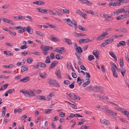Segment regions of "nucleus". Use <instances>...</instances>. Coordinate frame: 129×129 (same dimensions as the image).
Masks as SVG:
<instances>
[{"mask_svg": "<svg viewBox=\"0 0 129 129\" xmlns=\"http://www.w3.org/2000/svg\"><path fill=\"white\" fill-rule=\"evenodd\" d=\"M47 80L49 82V84L50 85H54L56 87L58 86L59 87H60V86L58 85V83L55 80H53L49 78H48Z\"/></svg>", "mask_w": 129, "mask_h": 129, "instance_id": "1", "label": "nucleus"}, {"mask_svg": "<svg viewBox=\"0 0 129 129\" xmlns=\"http://www.w3.org/2000/svg\"><path fill=\"white\" fill-rule=\"evenodd\" d=\"M108 33L107 32H104L98 37L96 39L97 41L101 40L103 39L106 35H108Z\"/></svg>", "mask_w": 129, "mask_h": 129, "instance_id": "2", "label": "nucleus"}, {"mask_svg": "<svg viewBox=\"0 0 129 129\" xmlns=\"http://www.w3.org/2000/svg\"><path fill=\"white\" fill-rule=\"evenodd\" d=\"M58 64V61H52L49 68V69L51 70L54 68Z\"/></svg>", "mask_w": 129, "mask_h": 129, "instance_id": "3", "label": "nucleus"}, {"mask_svg": "<svg viewBox=\"0 0 129 129\" xmlns=\"http://www.w3.org/2000/svg\"><path fill=\"white\" fill-rule=\"evenodd\" d=\"M27 96L28 97H31L34 96L35 95V93L34 92L31 90L29 91H27Z\"/></svg>", "mask_w": 129, "mask_h": 129, "instance_id": "4", "label": "nucleus"}, {"mask_svg": "<svg viewBox=\"0 0 129 129\" xmlns=\"http://www.w3.org/2000/svg\"><path fill=\"white\" fill-rule=\"evenodd\" d=\"M124 9L123 8H120L116 11L115 12H113L114 14H116V15H117L122 12H124Z\"/></svg>", "mask_w": 129, "mask_h": 129, "instance_id": "5", "label": "nucleus"}, {"mask_svg": "<svg viewBox=\"0 0 129 129\" xmlns=\"http://www.w3.org/2000/svg\"><path fill=\"white\" fill-rule=\"evenodd\" d=\"M2 20L4 22L9 23L11 24L14 25H15V23L12 22V21L10 20L7 18H3L2 19Z\"/></svg>", "mask_w": 129, "mask_h": 129, "instance_id": "6", "label": "nucleus"}, {"mask_svg": "<svg viewBox=\"0 0 129 129\" xmlns=\"http://www.w3.org/2000/svg\"><path fill=\"white\" fill-rule=\"evenodd\" d=\"M75 49L77 53H80L82 52V49L80 47L77 46L75 48Z\"/></svg>", "mask_w": 129, "mask_h": 129, "instance_id": "7", "label": "nucleus"}, {"mask_svg": "<svg viewBox=\"0 0 129 129\" xmlns=\"http://www.w3.org/2000/svg\"><path fill=\"white\" fill-rule=\"evenodd\" d=\"M33 3L34 4H36L37 5H41L45 4L42 1H36L35 2H33Z\"/></svg>", "mask_w": 129, "mask_h": 129, "instance_id": "8", "label": "nucleus"}, {"mask_svg": "<svg viewBox=\"0 0 129 129\" xmlns=\"http://www.w3.org/2000/svg\"><path fill=\"white\" fill-rule=\"evenodd\" d=\"M110 55L113 58H114L116 61H117V57L115 55L113 52L112 51H110L109 52Z\"/></svg>", "mask_w": 129, "mask_h": 129, "instance_id": "9", "label": "nucleus"}, {"mask_svg": "<svg viewBox=\"0 0 129 129\" xmlns=\"http://www.w3.org/2000/svg\"><path fill=\"white\" fill-rule=\"evenodd\" d=\"M26 31L30 34H32L33 31V29L31 28H30L29 26H28L26 28Z\"/></svg>", "mask_w": 129, "mask_h": 129, "instance_id": "10", "label": "nucleus"}, {"mask_svg": "<svg viewBox=\"0 0 129 129\" xmlns=\"http://www.w3.org/2000/svg\"><path fill=\"white\" fill-rule=\"evenodd\" d=\"M100 121L102 123L106 124V125H108L110 123L109 121L107 120H101Z\"/></svg>", "mask_w": 129, "mask_h": 129, "instance_id": "11", "label": "nucleus"}, {"mask_svg": "<svg viewBox=\"0 0 129 129\" xmlns=\"http://www.w3.org/2000/svg\"><path fill=\"white\" fill-rule=\"evenodd\" d=\"M21 72H23L27 71L28 69V68L27 66H21Z\"/></svg>", "mask_w": 129, "mask_h": 129, "instance_id": "12", "label": "nucleus"}, {"mask_svg": "<svg viewBox=\"0 0 129 129\" xmlns=\"http://www.w3.org/2000/svg\"><path fill=\"white\" fill-rule=\"evenodd\" d=\"M29 80V77L27 76L24 77L23 78L21 79L20 82L23 81L25 82L28 81Z\"/></svg>", "mask_w": 129, "mask_h": 129, "instance_id": "13", "label": "nucleus"}, {"mask_svg": "<svg viewBox=\"0 0 129 129\" xmlns=\"http://www.w3.org/2000/svg\"><path fill=\"white\" fill-rule=\"evenodd\" d=\"M39 74L40 77L43 78L44 79L46 77V74L45 72H44L43 73L39 72Z\"/></svg>", "mask_w": 129, "mask_h": 129, "instance_id": "14", "label": "nucleus"}, {"mask_svg": "<svg viewBox=\"0 0 129 129\" xmlns=\"http://www.w3.org/2000/svg\"><path fill=\"white\" fill-rule=\"evenodd\" d=\"M14 66L13 64H9L8 65H4L3 66V68H8V69H11L13 68Z\"/></svg>", "mask_w": 129, "mask_h": 129, "instance_id": "15", "label": "nucleus"}, {"mask_svg": "<svg viewBox=\"0 0 129 129\" xmlns=\"http://www.w3.org/2000/svg\"><path fill=\"white\" fill-rule=\"evenodd\" d=\"M50 40L54 42L60 41V40L59 39L56 38L52 37L51 39H49Z\"/></svg>", "mask_w": 129, "mask_h": 129, "instance_id": "16", "label": "nucleus"}, {"mask_svg": "<svg viewBox=\"0 0 129 129\" xmlns=\"http://www.w3.org/2000/svg\"><path fill=\"white\" fill-rule=\"evenodd\" d=\"M4 53L8 56H12L13 54L9 51H4Z\"/></svg>", "mask_w": 129, "mask_h": 129, "instance_id": "17", "label": "nucleus"}, {"mask_svg": "<svg viewBox=\"0 0 129 129\" xmlns=\"http://www.w3.org/2000/svg\"><path fill=\"white\" fill-rule=\"evenodd\" d=\"M119 44H118L117 45V46L118 47H119L120 45L123 46H125L126 44V42L124 41H121L119 42Z\"/></svg>", "mask_w": 129, "mask_h": 129, "instance_id": "18", "label": "nucleus"}, {"mask_svg": "<svg viewBox=\"0 0 129 129\" xmlns=\"http://www.w3.org/2000/svg\"><path fill=\"white\" fill-rule=\"evenodd\" d=\"M35 33L37 35L41 37L43 36L44 35V34L41 31H36Z\"/></svg>", "mask_w": 129, "mask_h": 129, "instance_id": "19", "label": "nucleus"}, {"mask_svg": "<svg viewBox=\"0 0 129 129\" xmlns=\"http://www.w3.org/2000/svg\"><path fill=\"white\" fill-rule=\"evenodd\" d=\"M102 87L97 85H95L94 87V89H96L97 91L98 92L101 90L102 89Z\"/></svg>", "mask_w": 129, "mask_h": 129, "instance_id": "20", "label": "nucleus"}, {"mask_svg": "<svg viewBox=\"0 0 129 129\" xmlns=\"http://www.w3.org/2000/svg\"><path fill=\"white\" fill-rule=\"evenodd\" d=\"M9 85L8 84L3 85L1 87L0 89V91L3 90L7 87Z\"/></svg>", "mask_w": 129, "mask_h": 129, "instance_id": "21", "label": "nucleus"}, {"mask_svg": "<svg viewBox=\"0 0 129 129\" xmlns=\"http://www.w3.org/2000/svg\"><path fill=\"white\" fill-rule=\"evenodd\" d=\"M110 64L112 67V69H113V70L114 71L116 69H115V68L116 69L117 67L115 64L112 62H110Z\"/></svg>", "mask_w": 129, "mask_h": 129, "instance_id": "22", "label": "nucleus"}, {"mask_svg": "<svg viewBox=\"0 0 129 129\" xmlns=\"http://www.w3.org/2000/svg\"><path fill=\"white\" fill-rule=\"evenodd\" d=\"M25 16H16L15 17V19H21V20H23L25 19Z\"/></svg>", "mask_w": 129, "mask_h": 129, "instance_id": "23", "label": "nucleus"}, {"mask_svg": "<svg viewBox=\"0 0 129 129\" xmlns=\"http://www.w3.org/2000/svg\"><path fill=\"white\" fill-rule=\"evenodd\" d=\"M38 98V99L40 100H46L47 101H49L50 99L49 98H48L46 100L45 99V97L44 96H39L38 97H37Z\"/></svg>", "mask_w": 129, "mask_h": 129, "instance_id": "24", "label": "nucleus"}, {"mask_svg": "<svg viewBox=\"0 0 129 129\" xmlns=\"http://www.w3.org/2000/svg\"><path fill=\"white\" fill-rule=\"evenodd\" d=\"M38 63L39 65V67L41 68H45L46 67V65L44 63L41 62Z\"/></svg>", "mask_w": 129, "mask_h": 129, "instance_id": "25", "label": "nucleus"}, {"mask_svg": "<svg viewBox=\"0 0 129 129\" xmlns=\"http://www.w3.org/2000/svg\"><path fill=\"white\" fill-rule=\"evenodd\" d=\"M64 40L68 45H71L72 44V43L70 39L67 38H65L64 39Z\"/></svg>", "mask_w": 129, "mask_h": 129, "instance_id": "26", "label": "nucleus"}, {"mask_svg": "<svg viewBox=\"0 0 129 129\" xmlns=\"http://www.w3.org/2000/svg\"><path fill=\"white\" fill-rule=\"evenodd\" d=\"M90 83V81L89 80H88L83 84L82 85V86L84 87H85L86 86L89 84Z\"/></svg>", "mask_w": 129, "mask_h": 129, "instance_id": "27", "label": "nucleus"}, {"mask_svg": "<svg viewBox=\"0 0 129 129\" xmlns=\"http://www.w3.org/2000/svg\"><path fill=\"white\" fill-rule=\"evenodd\" d=\"M50 59L49 56H47L46 58L45 62L46 63H49L50 62Z\"/></svg>", "mask_w": 129, "mask_h": 129, "instance_id": "28", "label": "nucleus"}, {"mask_svg": "<svg viewBox=\"0 0 129 129\" xmlns=\"http://www.w3.org/2000/svg\"><path fill=\"white\" fill-rule=\"evenodd\" d=\"M27 91L25 89L21 90H20V92L23 93L25 96H27V92L26 91Z\"/></svg>", "mask_w": 129, "mask_h": 129, "instance_id": "29", "label": "nucleus"}, {"mask_svg": "<svg viewBox=\"0 0 129 129\" xmlns=\"http://www.w3.org/2000/svg\"><path fill=\"white\" fill-rule=\"evenodd\" d=\"M72 24H73L74 25L75 29V30H76V27L77 26V23L73 19L72 20Z\"/></svg>", "mask_w": 129, "mask_h": 129, "instance_id": "30", "label": "nucleus"}, {"mask_svg": "<svg viewBox=\"0 0 129 129\" xmlns=\"http://www.w3.org/2000/svg\"><path fill=\"white\" fill-rule=\"evenodd\" d=\"M68 21L67 22V23L68 25L69 26H70L72 27H73L72 25V21H71V19H68Z\"/></svg>", "mask_w": 129, "mask_h": 129, "instance_id": "31", "label": "nucleus"}, {"mask_svg": "<svg viewBox=\"0 0 129 129\" xmlns=\"http://www.w3.org/2000/svg\"><path fill=\"white\" fill-rule=\"evenodd\" d=\"M74 100H80V98L79 96L78 95H76L74 94Z\"/></svg>", "mask_w": 129, "mask_h": 129, "instance_id": "32", "label": "nucleus"}, {"mask_svg": "<svg viewBox=\"0 0 129 129\" xmlns=\"http://www.w3.org/2000/svg\"><path fill=\"white\" fill-rule=\"evenodd\" d=\"M78 27L79 29L82 31H85V30H86L85 27H83L80 25H78Z\"/></svg>", "mask_w": 129, "mask_h": 129, "instance_id": "33", "label": "nucleus"}, {"mask_svg": "<svg viewBox=\"0 0 129 129\" xmlns=\"http://www.w3.org/2000/svg\"><path fill=\"white\" fill-rule=\"evenodd\" d=\"M33 61V60L31 58L29 57L27 59V61L29 63H31Z\"/></svg>", "mask_w": 129, "mask_h": 129, "instance_id": "34", "label": "nucleus"}, {"mask_svg": "<svg viewBox=\"0 0 129 129\" xmlns=\"http://www.w3.org/2000/svg\"><path fill=\"white\" fill-rule=\"evenodd\" d=\"M95 58L92 55H90L88 57V59L89 61H91L93 59H94Z\"/></svg>", "mask_w": 129, "mask_h": 129, "instance_id": "35", "label": "nucleus"}, {"mask_svg": "<svg viewBox=\"0 0 129 129\" xmlns=\"http://www.w3.org/2000/svg\"><path fill=\"white\" fill-rule=\"evenodd\" d=\"M3 108L4 110V111L2 112V115L3 117H4L5 116L6 114V108L5 107H3Z\"/></svg>", "mask_w": 129, "mask_h": 129, "instance_id": "36", "label": "nucleus"}, {"mask_svg": "<svg viewBox=\"0 0 129 129\" xmlns=\"http://www.w3.org/2000/svg\"><path fill=\"white\" fill-rule=\"evenodd\" d=\"M112 70L113 72V76L116 78L117 77V72H116L115 70L114 71L113 69H112Z\"/></svg>", "mask_w": 129, "mask_h": 129, "instance_id": "37", "label": "nucleus"}, {"mask_svg": "<svg viewBox=\"0 0 129 129\" xmlns=\"http://www.w3.org/2000/svg\"><path fill=\"white\" fill-rule=\"evenodd\" d=\"M99 52L98 50H96L93 51L92 52V54L93 55H95L96 54H99Z\"/></svg>", "mask_w": 129, "mask_h": 129, "instance_id": "38", "label": "nucleus"}, {"mask_svg": "<svg viewBox=\"0 0 129 129\" xmlns=\"http://www.w3.org/2000/svg\"><path fill=\"white\" fill-rule=\"evenodd\" d=\"M40 48L43 50L46 51V46L44 45L42 46H41Z\"/></svg>", "mask_w": 129, "mask_h": 129, "instance_id": "39", "label": "nucleus"}, {"mask_svg": "<svg viewBox=\"0 0 129 129\" xmlns=\"http://www.w3.org/2000/svg\"><path fill=\"white\" fill-rule=\"evenodd\" d=\"M48 10L46 9H41V11H40V12L42 13H46V12Z\"/></svg>", "mask_w": 129, "mask_h": 129, "instance_id": "40", "label": "nucleus"}, {"mask_svg": "<svg viewBox=\"0 0 129 129\" xmlns=\"http://www.w3.org/2000/svg\"><path fill=\"white\" fill-rule=\"evenodd\" d=\"M8 91L9 93L11 94L14 92L15 89H9Z\"/></svg>", "mask_w": 129, "mask_h": 129, "instance_id": "41", "label": "nucleus"}, {"mask_svg": "<svg viewBox=\"0 0 129 129\" xmlns=\"http://www.w3.org/2000/svg\"><path fill=\"white\" fill-rule=\"evenodd\" d=\"M55 74L57 76H58L59 77H60L61 75H60V72L59 71H58L55 72Z\"/></svg>", "mask_w": 129, "mask_h": 129, "instance_id": "42", "label": "nucleus"}, {"mask_svg": "<svg viewBox=\"0 0 129 129\" xmlns=\"http://www.w3.org/2000/svg\"><path fill=\"white\" fill-rule=\"evenodd\" d=\"M116 19L117 20H122V19H123V15H122L119 16H118V17H117L116 18Z\"/></svg>", "mask_w": 129, "mask_h": 129, "instance_id": "43", "label": "nucleus"}, {"mask_svg": "<svg viewBox=\"0 0 129 129\" xmlns=\"http://www.w3.org/2000/svg\"><path fill=\"white\" fill-rule=\"evenodd\" d=\"M82 14L80 15L84 19H86V14H85L82 12Z\"/></svg>", "mask_w": 129, "mask_h": 129, "instance_id": "44", "label": "nucleus"}, {"mask_svg": "<svg viewBox=\"0 0 129 129\" xmlns=\"http://www.w3.org/2000/svg\"><path fill=\"white\" fill-rule=\"evenodd\" d=\"M120 66L121 67H122L123 66V60H120Z\"/></svg>", "mask_w": 129, "mask_h": 129, "instance_id": "45", "label": "nucleus"}, {"mask_svg": "<svg viewBox=\"0 0 129 129\" xmlns=\"http://www.w3.org/2000/svg\"><path fill=\"white\" fill-rule=\"evenodd\" d=\"M62 10L63 13L67 14H69L70 13V11L69 10L66 9H64L63 10Z\"/></svg>", "mask_w": 129, "mask_h": 129, "instance_id": "46", "label": "nucleus"}, {"mask_svg": "<svg viewBox=\"0 0 129 129\" xmlns=\"http://www.w3.org/2000/svg\"><path fill=\"white\" fill-rule=\"evenodd\" d=\"M126 71V70L125 69H124L123 70H121V74L123 76H124L125 75V72Z\"/></svg>", "mask_w": 129, "mask_h": 129, "instance_id": "47", "label": "nucleus"}, {"mask_svg": "<svg viewBox=\"0 0 129 129\" xmlns=\"http://www.w3.org/2000/svg\"><path fill=\"white\" fill-rule=\"evenodd\" d=\"M86 2H87L86 5L88 6H91L93 4V3L88 0H87V1Z\"/></svg>", "mask_w": 129, "mask_h": 129, "instance_id": "48", "label": "nucleus"}, {"mask_svg": "<svg viewBox=\"0 0 129 129\" xmlns=\"http://www.w3.org/2000/svg\"><path fill=\"white\" fill-rule=\"evenodd\" d=\"M64 83L68 85L70 84V82L68 80H65L64 81Z\"/></svg>", "mask_w": 129, "mask_h": 129, "instance_id": "49", "label": "nucleus"}, {"mask_svg": "<svg viewBox=\"0 0 129 129\" xmlns=\"http://www.w3.org/2000/svg\"><path fill=\"white\" fill-rule=\"evenodd\" d=\"M33 54H34L35 55L40 56V53L38 52L34 51V52L32 53Z\"/></svg>", "mask_w": 129, "mask_h": 129, "instance_id": "50", "label": "nucleus"}, {"mask_svg": "<svg viewBox=\"0 0 129 129\" xmlns=\"http://www.w3.org/2000/svg\"><path fill=\"white\" fill-rule=\"evenodd\" d=\"M80 69H81L84 71H86V69L85 67L83 65H81L80 66Z\"/></svg>", "mask_w": 129, "mask_h": 129, "instance_id": "51", "label": "nucleus"}, {"mask_svg": "<svg viewBox=\"0 0 129 129\" xmlns=\"http://www.w3.org/2000/svg\"><path fill=\"white\" fill-rule=\"evenodd\" d=\"M89 12V14H90L92 15H94L96 14H97V13H95V12H93L91 10H90Z\"/></svg>", "mask_w": 129, "mask_h": 129, "instance_id": "52", "label": "nucleus"}, {"mask_svg": "<svg viewBox=\"0 0 129 129\" xmlns=\"http://www.w3.org/2000/svg\"><path fill=\"white\" fill-rule=\"evenodd\" d=\"M50 57L51 58L53 59L54 58V53H52L50 54Z\"/></svg>", "mask_w": 129, "mask_h": 129, "instance_id": "53", "label": "nucleus"}, {"mask_svg": "<svg viewBox=\"0 0 129 129\" xmlns=\"http://www.w3.org/2000/svg\"><path fill=\"white\" fill-rule=\"evenodd\" d=\"M52 110V109H48L46 111L45 113L46 114H49L50 113Z\"/></svg>", "mask_w": 129, "mask_h": 129, "instance_id": "54", "label": "nucleus"}, {"mask_svg": "<svg viewBox=\"0 0 129 129\" xmlns=\"http://www.w3.org/2000/svg\"><path fill=\"white\" fill-rule=\"evenodd\" d=\"M72 77L74 78H75L77 77V75L76 74L72 72Z\"/></svg>", "mask_w": 129, "mask_h": 129, "instance_id": "55", "label": "nucleus"}, {"mask_svg": "<svg viewBox=\"0 0 129 129\" xmlns=\"http://www.w3.org/2000/svg\"><path fill=\"white\" fill-rule=\"evenodd\" d=\"M83 79H80V77H78L77 78V82H78L79 81L81 82H83Z\"/></svg>", "mask_w": 129, "mask_h": 129, "instance_id": "56", "label": "nucleus"}, {"mask_svg": "<svg viewBox=\"0 0 129 129\" xmlns=\"http://www.w3.org/2000/svg\"><path fill=\"white\" fill-rule=\"evenodd\" d=\"M27 46L26 45H22L21 46L20 48L23 49L27 48Z\"/></svg>", "mask_w": 129, "mask_h": 129, "instance_id": "57", "label": "nucleus"}, {"mask_svg": "<svg viewBox=\"0 0 129 129\" xmlns=\"http://www.w3.org/2000/svg\"><path fill=\"white\" fill-rule=\"evenodd\" d=\"M121 111L122 112V113L124 114H125V112H127L126 111V110L124 108H121Z\"/></svg>", "mask_w": 129, "mask_h": 129, "instance_id": "58", "label": "nucleus"}, {"mask_svg": "<svg viewBox=\"0 0 129 129\" xmlns=\"http://www.w3.org/2000/svg\"><path fill=\"white\" fill-rule=\"evenodd\" d=\"M86 77L87 78L88 77V78L87 80H88V79H89V78L90 77V75L89 73H87V72H86Z\"/></svg>", "mask_w": 129, "mask_h": 129, "instance_id": "59", "label": "nucleus"}, {"mask_svg": "<svg viewBox=\"0 0 129 129\" xmlns=\"http://www.w3.org/2000/svg\"><path fill=\"white\" fill-rule=\"evenodd\" d=\"M77 11L76 12V13L77 14H79L80 15H81V14H82V13L83 12L81 11H80V10H77Z\"/></svg>", "mask_w": 129, "mask_h": 129, "instance_id": "60", "label": "nucleus"}, {"mask_svg": "<svg viewBox=\"0 0 129 129\" xmlns=\"http://www.w3.org/2000/svg\"><path fill=\"white\" fill-rule=\"evenodd\" d=\"M101 69H102V71L103 72H105V69L104 66L103 65H102Z\"/></svg>", "mask_w": 129, "mask_h": 129, "instance_id": "61", "label": "nucleus"}, {"mask_svg": "<svg viewBox=\"0 0 129 129\" xmlns=\"http://www.w3.org/2000/svg\"><path fill=\"white\" fill-rule=\"evenodd\" d=\"M124 115L126 116L128 118L129 120V113L128 112H125H125Z\"/></svg>", "mask_w": 129, "mask_h": 129, "instance_id": "62", "label": "nucleus"}, {"mask_svg": "<svg viewBox=\"0 0 129 129\" xmlns=\"http://www.w3.org/2000/svg\"><path fill=\"white\" fill-rule=\"evenodd\" d=\"M28 54L27 51H25L22 52V54L24 56H26Z\"/></svg>", "mask_w": 129, "mask_h": 129, "instance_id": "63", "label": "nucleus"}, {"mask_svg": "<svg viewBox=\"0 0 129 129\" xmlns=\"http://www.w3.org/2000/svg\"><path fill=\"white\" fill-rule=\"evenodd\" d=\"M71 106L73 108L75 109H77V107L75 105L72 104Z\"/></svg>", "mask_w": 129, "mask_h": 129, "instance_id": "64", "label": "nucleus"}]
</instances>
